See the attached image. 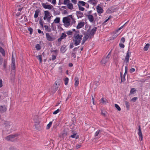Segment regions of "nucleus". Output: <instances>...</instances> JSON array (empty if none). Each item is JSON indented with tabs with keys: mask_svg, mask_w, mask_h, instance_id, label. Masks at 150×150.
Segmentation results:
<instances>
[{
	"mask_svg": "<svg viewBox=\"0 0 150 150\" xmlns=\"http://www.w3.org/2000/svg\"><path fill=\"white\" fill-rule=\"evenodd\" d=\"M83 35L75 33L73 36V40L74 42V45L76 46L79 45L82 39Z\"/></svg>",
	"mask_w": 150,
	"mask_h": 150,
	"instance_id": "obj_1",
	"label": "nucleus"
},
{
	"mask_svg": "<svg viewBox=\"0 0 150 150\" xmlns=\"http://www.w3.org/2000/svg\"><path fill=\"white\" fill-rule=\"evenodd\" d=\"M63 22L64 25L66 27H68L71 25V20L68 17H64L63 18Z\"/></svg>",
	"mask_w": 150,
	"mask_h": 150,
	"instance_id": "obj_2",
	"label": "nucleus"
},
{
	"mask_svg": "<svg viewBox=\"0 0 150 150\" xmlns=\"http://www.w3.org/2000/svg\"><path fill=\"white\" fill-rule=\"evenodd\" d=\"M18 136L17 134H16L14 135H9L5 137V139L8 141H10L11 142H14L17 139L16 137Z\"/></svg>",
	"mask_w": 150,
	"mask_h": 150,
	"instance_id": "obj_3",
	"label": "nucleus"
},
{
	"mask_svg": "<svg viewBox=\"0 0 150 150\" xmlns=\"http://www.w3.org/2000/svg\"><path fill=\"white\" fill-rule=\"evenodd\" d=\"M111 50L109 52L108 55L106 57H104L102 58L100 62L102 64H105L109 60V59L111 57Z\"/></svg>",
	"mask_w": 150,
	"mask_h": 150,
	"instance_id": "obj_4",
	"label": "nucleus"
},
{
	"mask_svg": "<svg viewBox=\"0 0 150 150\" xmlns=\"http://www.w3.org/2000/svg\"><path fill=\"white\" fill-rule=\"evenodd\" d=\"M97 29V27H94V28L92 29L91 31L89 30H88L87 33L89 36H93L96 32Z\"/></svg>",
	"mask_w": 150,
	"mask_h": 150,
	"instance_id": "obj_5",
	"label": "nucleus"
},
{
	"mask_svg": "<svg viewBox=\"0 0 150 150\" xmlns=\"http://www.w3.org/2000/svg\"><path fill=\"white\" fill-rule=\"evenodd\" d=\"M131 52L129 51V50L127 51L125 58L123 61L124 63L127 64L129 62V58L130 57V54H131Z\"/></svg>",
	"mask_w": 150,
	"mask_h": 150,
	"instance_id": "obj_6",
	"label": "nucleus"
},
{
	"mask_svg": "<svg viewBox=\"0 0 150 150\" xmlns=\"http://www.w3.org/2000/svg\"><path fill=\"white\" fill-rule=\"evenodd\" d=\"M46 36L47 40L50 41H53L55 39L54 37L51 36L49 33H46Z\"/></svg>",
	"mask_w": 150,
	"mask_h": 150,
	"instance_id": "obj_7",
	"label": "nucleus"
},
{
	"mask_svg": "<svg viewBox=\"0 0 150 150\" xmlns=\"http://www.w3.org/2000/svg\"><path fill=\"white\" fill-rule=\"evenodd\" d=\"M35 123V126L36 129L40 130L42 129V125H40V122L39 121L36 122Z\"/></svg>",
	"mask_w": 150,
	"mask_h": 150,
	"instance_id": "obj_8",
	"label": "nucleus"
},
{
	"mask_svg": "<svg viewBox=\"0 0 150 150\" xmlns=\"http://www.w3.org/2000/svg\"><path fill=\"white\" fill-rule=\"evenodd\" d=\"M42 7L45 9H48L51 10L53 7L52 5L46 4L42 3Z\"/></svg>",
	"mask_w": 150,
	"mask_h": 150,
	"instance_id": "obj_9",
	"label": "nucleus"
},
{
	"mask_svg": "<svg viewBox=\"0 0 150 150\" xmlns=\"http://www.w3.org/2000/svg\"><path fill=\"white\" fill-rule=\"evenodd\" d=\"M12 62L11 64V67L12 69L14 70L16 68L15 66V59L13 55H12Z\"/></svg>",
	"mask_w": 150,
	"mask_h": 150,
	"instance_id": "obj_10",
	"label": "nucleus"
},
{
	"mask_svg": "<svg viewBox=\"0 0 150 150\" xmlns=\"http://www.w3.org/2000/svg\"><path fill=\"white\" fill-rule=\"evenodd\" d=\"M138 135L139 137V139L140 141H142L143 140V136L141 130L140 126H139V128L138 129Z\"/></svg>",
	"mask_w": 150,
	"mask_h": 150,
	"instance_id": "obj_11",
	"label": "nucleus"
},
{
	"mask_svg": "<svg viewBox=\"0 0 150 150\" xmlns=\"http://www.w3.org/2000/svg\"><path fill=\"white\" fill-rule=\"evenodd\" d=\"M85 23L83 21H81L78 23V25L76 26L77 29H79L84 26Z\"/></svg>",
	"mask_w": 150,
	"mask_h": 150,
	"instance_id": "obj_12",
	"label": "nucleus"
},
{
	"mask_svg": "<svg viewBox=\"0 0 150 150\" xmlns=\"http://www.w3.org/2000/svg\"><path fill=\"white\" fill-rule=\"evenodd\" d=\"M97 11L99 13H103V10L99 5H98L96 8Z\"/></svg>",
	"mask_w": 150,
	"mask_h": 150,
	"instance_id": "obj_13",
	"label": "nucleus"
},
{
	"mask_svg": "<svg viewBox=\"0 0 150 150\" xmlns=\"http://www.w3.org/2000/svg\"><path fill=\"white\" fill-rule=\"evenodd\" d=\"M6 108L5 105L0 106V113H3L6 111Z\"/></svg>",
	"mask_w": 150,
	"mask_h": 150,
	"instance_id": "obj_14",
	"label": "nucleus"
},
{
	"mask_svg": "<svg viewBox=\"0 0 150 150\" xmlns=\"http://www.w3.org/2000/svg\"><path fill=\"white\" fill-rule=\"evenodd\" d=\"M87 16L89 21L91 22H93L94 21V17L91 14H89L88 15H86Z\"/></svg>",
	"mask_w": 150,
	"mask_h": 150,
	"instance_id": "obj_15",
	"label": "nucleus"
},
{
	"mask_svg": "<svg viewBox=\"0 0 150 150\" xmlns=\"http://www.w3.org/2000/svg\"><path fill=\"white\" fill-rule=\"evenodd\" d=\"M67 46L64 45L61 46L60 48V51L62 53H64L67 50L66 47Z\"/></svg>",
	"mask_w": 150,
	"mask_h": 150,
	"instance_id": "obj_16",
	"label": "nucleus"
},
{
	"mask_svg": "<svg viewBox=\"0 0 150 150\" xmlns=\"http://www.w3.org/2000/svg\"><path fill=\"white\" fill-rule=\"evenodd\" d=\"M76 13L78 18H81L83 16V13L80 11H77L76 12Z\"/></svg>",
	"mask_w": 150,
	"mask_h": 150,
	"instance_id": "obj_17",
	"label": "nucleus"
},
{
	"mask_svg": "<svg viewBox=\"0 0 150 150\" xmlns=\"http://www.w3.org/2000/svg\"><path fill=\"white\" fill-rule=\"evenodd\" d=\"M75 80V86L77 87L79 83V79L77 77H76L74 79Z\"/></svg>",
	"mask_w": 150,
	"mask_h": 150,
	"instance_id": "obj_18",
	"label": "nucleus"
},
{
	"mask_svg": "<svg viewBox=\"0 0 150 150\" xmlns=\"http://www.w3.org/2000/svg\"><path fill=\"white\" fill-rule=\"evenodd\" d=\"M97 1L96 0H89L88 2L92 4V5H96L97 4Z\"/></svg>",
	"mask_w": 150,
	"mask_h": 150,
	"instance_id": "obj_19",
	"label": "nucleus"
},
{
	"mask_svg": "<svg viewBox=\"0 0 150 150\" xmlns=\"http://www.w3.org/2000/svg\"><path fill=\"white\" fill-rule=\"evenodd\" d=\"M40 11L38 9H37L35 10L34 15V17L35 18H36L38 17L39 13L40 12Z\"/></svg>",
	"mask_w": 150,
	"mask_h": 150,
	"instance_id": "obj_20",
	"label": "nucleus"
},
{
	"mask_svg": "<svg viewBox=\"0 0 150 150\" xmlns=\"http://www.w3.org/2000/svg\"><path fill=\"white\" fill-rule=\"evenodd\" d=\"M78 4L81 6H85L86 5V3L83 1H79Z\"/></svg>",
	"mask_w": 150,
	"mask_h": 150,
	"instance_id": "obj_21",
	"label": "nucleus"
},
{
	"mask_svg": "<svg viewBox=\"0 0 150 150\" xmlns=\"http://www.w3.org/2000/svg\"><path fill=\"white\" fill-rule=\"evenodd\" d=\"M67 8L70 10H72L73 8V6L72 4L70 2L67 5Z\"/></svg>",
	"mask_w": 150,
	"mask_h": 150,
	"instance_id": "obj_22",
	"label": "nucleus"
},
{
	"mask_svg": "<svg viewBox=\"0 0 150 150\" xmlns=\"http://www.w3.org/2000/svg\"><path fill=\"white\" fill-rule=\"evenodd\" d=\"M76 134V133L73 132V134L71 135L70 137L72 138H75L76 139H77L78 138V136H77Z\"/></svg>",
	"mask_w": 150,
	"mask_h": 150,
	"instance_id": "obj_23",
	"label": "nucleus"
},
{
	"mask_svg": "<svg viewBox=\"0 0 150 150\" xmlns=\"http://www.w3.org/2000/svg\"><path fill=\"white\" fill-rule=\"evenodd\" d=\"M129 63H128L127 64L126 63V66L125 67V72L124 74V75L125 76L126 74H127V73L128 71V65Z\"/></svg>",
	"mask_w": 150,
	"mask_h": 150,
	"instance_id": "obj_24",
	"label": "nucleus"
},
{
	"mask_svg": "<svg viewBox=\"0 0 150 150\" xmlns=\"http://www.w3.org/2000/svg\"><path fill=\"white\" fill-rule=\"evenodd\" d=\"M89 36V35L86 33V34L83 37V40L86 42Z\"/></svg>",
	"mask_w": 150,
	"mask_h": 150,
	"instance_id": "obj_25",
	"label": "nucleus"
},
{
	"mask_svg": "<svg viewBox=\"0 0 150 150\" xmlns=\"http://www.w3.org/2000/svg\"><path fill=\"white\" fill-rule=\"evenodd\" d=\"M120 74L121 77V82H122V81H125V76L123 75L122 76V73L120 72Z\"/></svg>",
	"mask_w": 150,
	"mask_h": 150,
	"instance_id": "obj_26",
	"label": "nucleus"
},
{
	"mask_svg": "<svg viewBox=\"0 0 150 150\" xmlns=\"http://www.w3.org/2000/svg\"><path fill=\"white\" fill-rule=\"evenodd\" d=\"M136 91V90L135 88H132L131 89L129 94H133Z\"/></svg>",
	"mask_w": 150,
	"mask_h": 150,
	"instance_id": "obj_27",
	"label": "nucleus"
},
{
	"mask_svg": "<svg viewBox=\"0 0 150 150\" xmlns=\"http://www.w3.org/2000/svg\"><path fill=\"white\" fill-rule=\"evenodd\" d=\"M44 14L45 16H46V17H48L49 16H50V13L49 11H44Z\"/></svg>",
	"mask_w": 150,
	"mask_h": 150,
	"instance_id": "obj_28",
	"label": "nucleus"
},
{
	"mask_svg": "<svg viewBox=\"0 0 150 150\" xmlns=\"http://www.w3.org/2000/svg\"><path fill=\"white\" fill-rule=\"evenodd\" d=\"M101 132V131L100 130H98L94 134V136L95 137H98L99 136V133Z\"/></svg>",
	"mask_w": 150,
	"mask_h": 150,
	"instance_id": "obj_29",
	"label": "nucleus"
},
{
	"mask_svg": "<svg viewBox=\"0 0 150 150\" xmlns=\"http://www.w3.org/2000/svg\"><path fill=\"white\" fill-rule=\"evenodd\" d=\"M150 46V44L149 43L147 44L144 47V49L145 51H147Z\"/></svg>",
	"mask_w": 150,
	"mask_h": 150,
	"instance_id": "obj_30",
	"label": "nucleus"
},
{
	"mask_svg": "<svg viewBox=\"0 0 150 150\" xmlns=\"http://www.w3.org/2000/svg\"><path fill=\"white\" fill-rule=\"evenodd\" d=\"M44 27L45 28V30L48 32H50L51 31V29L50 28H49L47 25H45L44 26Z\"/></svg>",
	"mask_w": 150,
	"mask_h": 150,
	"instance_id": "obj_31",
	"label": "nucleus"
},
{
	"mask_svg": "<svg viewBox=\"0 0 150 150\" xmlns=\"http://www.w3.org/2000/svg\"><path fill=\"white\" fill-rule=\"evenodd\" d=\"M36 57L39 60L40 63H41L42 62V56L41 55L37 56Z\"/></svg>",
	"mask_w": 150,
	"mask_h": 150,
	"instance_id": "obj_32",
	"label": "nucleus"
},
{
	"mask_svg": "<svg viewBox=\"0 0 150 150\" xmlns=\"http://www.w3.org/2000/svg\"><path fill=\"white\" fill-rule=\"evenodd\" d=\"M60 20V18L59 17L56 18L54 20V22L55 23H57L59 22Z\"/></svg>",
	"mask_w": 150,
	"mask_h": 150,
	"instance_id": "obj_33",
	"label": "nucleus"
},
{
	"mask_svg": "<svg viewBox=\"0 0 150 150\" xmlns=\"http://www.w3.org/2000/svg\"><path fill=\"white\" fill-rule=\"evenodd\" d=\"M52 122L51 121V122H50L49 123V124L47 125V127H46V129H49L51 126L52 124Z\"/></svg>",
	"mask_w": 150,
	"mask_h": 150,
	"instance_id": "obj_34",
	"label": "nucleus"
},
{
	"mask_svg": "<svg viewBox=\"0 0 150 150\" xmlns=\"http://www.w3.org/2000/svg\"><path fill=\"white\" fill-rule=\"evenodd\" d=\"M69 78L68 77H66L64 79V83L66 85H67L69 81Z\"/></svg>",
	"mask_w": 150,
	"mask_h": 150,
	"instance_id": "obj_35",
	"label": "nucleus"
},
{
	"mask_svg": "<svg viewBox=\"0 0 150 150\" xmlns=\"http://www.w3.org/2000/svg\"><path fill=\"white\" fill-rule=\"evenodd\" d=\"M23 18L24 19V20L25 21H28V19L26 17V16L25 15H22L21 17V19Z\"/></svg>",
	"mask_w": 150,
	"mask_h": 150,
	"instance_id": "obj_36",
	"label": "nucleus"
},
{
	"mask_svg": "<svg viewBox=\"0 0 150 150\" xmlns=\"http://www.w3.org/2000/svg\"><path fill=\"white\" fill-rule=\"evenodd\" d=\"M71 20H72V21H71V25H71L74 24H75L76 22V21L75 20V19L73 18H71Z\"/></svg>",
	"mask_w": 150,
	"mask_h": 150,
	"instance_id": "obj_37",
	"label": "nucleus"
},
{
	"mask_svg": "<svg viewBox=\"0 0 150 150\" xmlns=\"http://www.w3.org/2000/svg\"><path fill=\"white\" fill-rule=\"evenodd\" d=\"M35 47L37 50H40L41 49V47L39 44H37Z\"/></svg>",
	"mask_w": 150,
	"mask_h": 150,
	"instance_id": "obj_38",
	"label": "nucleus"
},
{
	"mask_svg": "<svg viewBox=\"0 0 150 150\" xmlns=\"http://www.w3.org/2000/svg\"><path fill=\"white\" fill-rule=\"evenodd\" d=\"M28 30L30 31V34L31 35L33 31V29L31 27H29L28 28Z\"/></svg>",
	"mask_w": 150,
	"mask_h": 150,
	"instance_id": "obj_39",
	"label": "nucleus"
},
{
	"mask_svg": "<svg viewBox=\"0 0 150 150\" xmlns=\"http://www.w3.org/2000/svg\"><path fill=\"white\" fill-rule=\"evenodd\" d=\"M78 6L79 9L80 10L83 11L85 10L84 8L82 7V6H80L79 4H78Z\"/></svg>",
	"mask_w": 150,
	"mask_h": 150,
	"instance_id": "obj_40",
	"label": "nucleus"
},
{
	"mask_svg": "<svg viewBox=\"0 0 150 150\" xmlns=\"http://www.w3.org/2000/svg\"><path fill=\"white\" fill-rule=\"evenodd\" d=\"M115 107L119 111H120L121 110V108L117 104H115Z\"/></svg>",
	"mask_w": 150,
	"mask_h": 150,
	"instance_id": "obj_41",
	"label": "nucleus"
},
{
	"mask_svg": "<svg viewBox=\"0 0 150 150\" xmlns=\"http://www.w3.org/2000/svg\"><path fill=\"white\" fill-rule=\"evenodd\" d=\"M70 2V1L69 0H64L63 4L67 5Z\"/></svg>",
	"mask_w": 150,
	"mask_h": 150,
	"instance_id": "obj_42",
	"label": "nucleus"
},
{
	"mask_svg": "<svg viewBox=\"0 0 150 150\" xmlns=\"http://www.w3.org/2000/svg\"><path fill=\"white\" fill-rule=\"evenodd\" d=\"M67 35L64 33H62L60 37L63 39L67 37Z\"/></svg>",
	"mask_w": 150,
	"mask_h": 150,
	"instance_id": "obj_43",
	"label": "nucleus"
},
{
	"mask_svg": "<svg viewBox=\"0 0 150 150\" xmlns=\"http://www.w3.org/2000/svg\"><path fill=\"white\" fill-rule=\"evenodd\" d=\"M125 105L126 106V108L128 110L129 107V102L126 101L125 102Z\"/></svg>",
	"mask_w": 150,
	"mask_h": 150,
	"instance_id": "obj_44",
	"label": "nucleus"
},
{
	"mask_svg": "<svg viewBox=\"0 0 150 150\" xmlns=\"http://www.w3.org/2000/svg\"><path fill=\"white\" fill-rule=\"evenodd\" d=\"M14 73H15V72H14ZM15 73L12 74H11V76L10 77L11 80L12 81H13L14 80L15 77Z\"/></svg>",
	"mask_w": 150,
	"mask_h": 150,
	"instance_id": "obj_45",
	"label": "nucleus"
},
{
	"mask_svg": "<svg viewBox=\"0 0 150 150\" xmlns=\"http://www.w3.org/2000/svg\"><path fill=\"white\" fill-rule=\"evenodd\" d=\"M107 112L105 111L101 110V114L105 117L106 115Z\"/></svg>",
	"mask_w": 150,
	"mask_h": 150,
	"instance_id": "obj_46",
	"label": "nucleus"
},
{
	"mask_svg": "<svg viewBox=\"0 0 150 150\" xmlns=\"http://www.w3.org/2000/svg\"><path fill=\"white\" fill-rule=\"evenodd\" d=\"M71 92H69V93L68 94L67 97V98L66 99V101H67V100L69 99L71 97Z\"/></svg>",
	"mask_w": 150,
	"mask_h": 150,
	"instance_id": "obj_47",
	"label": "nucleus"
},
{
	"mask_svg": "<svg viewBox=\"0 0 150 150\" xmlns=\"http://www.w3.org/2000/svg\"><path fill=\"white\" fill-rule=\"evenodd\" d=\"M101 100L102 102L103 103L106 104V103H108V101L106 99L105 100L103 98L101 99Z\"/></svg>",
	"mask_w": 150,
	"mask_h": 150,
	"instance_id": "obj_48",
	"label": "nucleus"
},
{
	"mask_svg": "<svg viewBox=\"0 0 150 150\" xmlns=\"http://www.w3.org/2000/svg\"><path fill=\"white\" fill-rule=\"evenodd\" d=\"M60 111V110L59 109H57L56 110L54 111L53 112V114L54 115H56Z\"/></svg>",
	"mask_w": 150,
	"mask_h": 150,
	"instance_id": "obj_49",
	"label": "nucleus"
},
{
	"mask_svg": "<svg viewBox=\"0 0 150 150\" xmlns=\"http://www.w3.org/2000/svg\"><path fill=\"white\" fill-rule=\"evenodd\" d=\"M66 33L68 35H71L73 33V32L71 30H69L67 31Z\"/></svg>",
	"mask_w": 150,
	"mask_h": 150,
	"instance_id": "obj_50",
	"label": "nucleus"
},
{
	"mask_svg": "<svg viewBox=\"0 0 150 150\" xmlns=\"http://www.w3.org/2000/svg\"><path fill=\"white\" fill-rule=\"evenodd\" d=\"M76 52H72L71 54V56L72 57H73L74 58H76Z\"/></svg>",
	"mask_w": 150,
	"mask_h": 150,
	"instance_id": "obj_51",
	"label": "nucleus"
},
{
	"mask_svg": "<svg viewBox=\"0 0 150 150\" xmlns=\"http://www.w3.org/2000/svg\"><path fill=\"white\" fill-rule=\"evenodd\" d=\"M51 52H54L56 54V55H57V53L58 52V50H51Z\"/></svg>",
	"mask_w": 150,
	"mask_h": 150,
	"instance_id": "obj_52",
	"label": "nucleus"
},
{
	"mask_svg": "<svg viewBox=\"0 0 150 150\" xmlns=\"http://www.w3.org/2000/svg\"><path fill=\"white\" fill-rule=\"evenodd\" d=\"M38 31L39 33L42 34V35H44V33L40 29H38Z\"/></svg>",
	"mask_w": 150,
	"mask_h": 150,
	"instance_id": "obj_53",
	"label": "nucleus"
},
{
	"mask_svg": "<svg viewBox=\"0 0 150 150\" xmlns=\"http://www.w3.org/2000/svg\"><path fill=\"white\" fill-rule=\"evenodd\" d=\"M119 46L122 48H124L125 47V45L122 43H120L119 44Z\"/></svg>",
	"mask_w": 150,
	"mask_h": 150,
	"instance_id": "obj_54",
	"label": "nucleus"
},
{
	"mask_svg": "<svg viewBox=\"0 0 150 150\" xmlns=\"http://www.w3.org/2000/svg\"><path fill=\"white\" fill-rule=\"evenodd\" d=\"M94 84L96 85V86H98L99 85V82L98 81H96L94 82Z\"/></svg>",
	"mask_w": 150,
	"mask_h": 150,
	"instance_id": "obj_55",
	"label": "nucleus"
},
{
	"mask_svg": "<svg viewBox=\"0 0 150 150\" xmlns=\"http://www.w3.org/2000/svg\"><path fill=\"white\" fill-rule=\"evenodd\" d=\"M0 52L3 54L4 53V51L3 49L1 47H0Z\"/></svg>",
	"mask_w": 150,
	"mask_h": 150,
	"instance_id": "obj_56",
	"label": "nucleus"
},
{
	"mask_svg": "<svg viewBox=\"0 0 150 150\" xmlns=\"http://www.w3.org/2000/svg\"><path fill=\"white\" fill-rule=\"evenodd\" d=\"M135 69L134 68H131L129 70V72L130 73H132L135 71Z\"/></svg>",
	"mask_w": 150,
	"mask_h": 150,
	"instance_id": "obj_57",
	"label": "nucleus"
},
{
	"mask_svg": "<svg viewBox=\"0 0 150 150\" xmlns=\"http://www.w3.org/2000/svg\"><path fill=\"white\" fill-rule=\"evenodd\" d=\"M125 39L124 38L122 37L121 38V41H120L121 42H122L123 43H124L125 42Z\"/></svg>",
	"mask_w": 150,
	"mask_h": 150,
	"instance_id": "obj_58",
	"label": "nucleus"
},
{
	"mask_svg": "<svg viewBox=\"0 0 150 150\" xmlns=\"http://www.w3.org/2000/svg\"><path fill=\"white\" fill-rule=\"evenodd\" d=\"M74 44L73 43H70L69 48L70 49H72L74 47Z\"/></svg>",
	"mask_w": 150,
	"mask_h": 150,
	"instance_id": "obj_59",
	"label": "nucleus"
},
{
	"mask_svg": "<svg viewBox=\"0 0 150 150\" xmlns=\"http://www.w3.org/2000/svg\"><path fill=\"white\" fill-rule=\"evenodd\" d=\"M137 99V97H134L131 99V100L133 102H135L136 101Z\"/></svg>",
	"mask_w": 150,
	"mask_h": 150,
	"instance_id": "obj_60",
	"label": "nucleus"
},
{
	"mask_svg": "<svg viewBox=\"0 0 150 150\" xmlns=\"http://www.w3.org/2000/svg\"><path fill=\"white\" fill-rule=\"evenodd\" d=\"M3 86V81L2 80L0 79V88Z\"/></svg>",
	"mask_w": 150,
	"mask_h": 150,
	"instance_id": "obj_61",
	"label": "nucleus"
},
{
	"mask_svg": "<svg viewBox=\"0 0 150 150\" xmlns=\"http://www.w3.org/2000/svg\"><path fill=\"white\" fill-rule=\"evenodd\" d=\"M79 47H79H76L75 48H74V49H73V51H74V52H76V51H77V49H78V48Z\"/></svg>",
	"mask_w": 150,
	"mask_h": 150,
	"instance_id": "obj_62",
	"label": "nucleus"
},
{
	"mask_svg": "<svg viewBox=\"0 0 150 150\" xmlns=\"http://www.w3.org/2000/svg\"><path fill=\"white\" fill-rule=\"evenodd\" d=\"M56 56H55V55H52V60H55L56 58Z\"/></svg>",
	"mask_w": 150,
	"mask_h": 150,
	"instance_id": "obj_63",
	"label": "nucleus"
},
{
	"mask_svg": "<svg viewBox=\"0 0 150 150\" xmlns=\"http://www.w3.org/2000/svg\"><path fill=\"white\" fill-rule=\"evenodd\" d=\"M10 150H16V149L13 146H11L10 148Z\"/></svg>",
	"mask_w": 150,
	"mask_h": 150,
	"instance_id": "obj_64",
	"label": "nucleus"
}]
</instances>
